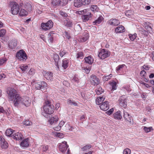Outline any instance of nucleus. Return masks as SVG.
I'll return each instance as SVG.
<instances>
[{
	"label": "nucleus",
	"mask_w": 154,
	"mask_h": 154,
	"mask_svg": "<svg viewBox=\"0 0 154 154\" xmlns=\"http://www.w3.org/2000/svg\"><path fill=\"white\" fill-rule=\"evenodd\" d=\"M72 82H75L78 83L79 82V79L77 77L75 76L72 79Z\"/></svg>",
	"instance_id": "obj_60"
},
{
	"label": "nucleus",
	"mask_w": 154,
	"mask_h": 154,
	"mask_svg": "<svg viewBox=\"0 0 154 154\" xmlns=\"http://www.w3.org/2000/svg\"><path fill=\"white\" fill-rule=\"evenodd\" d=\"M74 29L75 32H76L78 34L82 30V28L79 24L76 25L74 27Z\"/></svg>",
	"instance_id": "obj_39"
},
{
	"label": "nucleus",
	"mask_w": 154,
	"mask_h": 154,
	"mask_svg": "<svg viewBox=\"0 0 154 154\" xmlns=\"http://www.w3.org/2000/svg\"><path fill=\"white\" fill-rule=\"evenodd\" d=\"M35 86L37 89H42L44 88L47 89V84L44 82H39L35 84Z\"/></svg>",
	"instance_id": "obj_9"
},
{
	"label": "nucleus",
	"mask_w": 154,
	"mask_h": 154,
	"mask_svg": "<svg viewBox=\"0 0 154 154\" xmlns=\"http://www.w3.org/2000/svg\"><path fill=\"white\" fill-rule=\"evenodd\" d=\"M1 39L2 40V42L4 41L5 42H7L8 40V37H3V36H2V37H1Z\"/></svg>",
	"instance_id": "obj_62"
},
{
	"label": "nucleus",
	"mask_w": 154,
	"mask_h": 154,
	"mask_svg": "<svg viewBox=\"0 0 154 154\" xmlns=\"http://www.w3.org/2000/svg\"><path fill=\"white\" fill-rule=\"evenodd\" d=\"M137 34L135 33L134 34H130L129 35L130 39L132 41H133L136 38Z\"/></svg>",
	"instance_id": "obj_46"
},
{
	"label": "nucleus",
	"mask_w": 154,
	"mask_h": 154,
	"mask_svg": "<svg viewBox=\"0 0 154 154\" xmlns=\"http://www.w3.org/2000/svg\"><path fill=\"white\" fill-rule=\"evenodd\" d=\"M41 27L42 29L45 31L47 30L48 27V21L46 23H42L41 24Z\"/></svg>",
	"instance_id": "obj_37"
},
{
	"label": "nucleus",
	"mask_w": 154,
	"mask_h": 154,
	"mask_svg": "<svg viewBox=\"0 0 154 154\" xmlns=\"http://www.w3.org/2000/svg\"><path fill=\"white\" fill-rule=\"evenodd\" d=\"M104 91V90L101 87L97 88L96 90V93L98 95L102 94Z\"/></svg>",
	"instance_id": "obj_43"
},
{
	"label": "nucleus",
	"mask_w": 154,
	"mask_h": 154,
	"mask_svg": "<svg viewBox=\"0 0 154 154\" xmlns=\"http://www.w3.org/2000/svg\"><path fill=\"white\" fill-rule=\"evenodd\" d=\"M53 26V23L51 20H49V29L51 28Z\"/></svg>",
	"instance_id": "obj_58"
},
{
	"label": "nucleus",
	"mask_w": 154,
	"mask_h": 154,
	"mask_svg": "<svg viewBox=\"0 0 154 154\" xmlns=\"http://www.w3.org/2000/svg\"><path fill=\"white\" fill-rule=\"evenodd\" d=\"M49 114H52L54 112V106L53 105L54 103L52 99H49Z\"/></svg>",
	"instance_id": "obj_13"
},
{
	"label": "nucleus",
	"mask_w": 154,
	"mask_h": 154,
	"mask_svg": "<svg viewBox=\"0 0 154 154\" xmlns=\"http://www.w3.org/2000/svg\"><path fill=\"white\" fill-rule=\"evenodd\" d=\"M85 60L86 63L89 64H91L93 62V59L91 56H88L85 58Z\"/></svg>",
	"instance_id": "obj_30"
},
{
	"label": "nucleus",
	"mask_w": 154,
	"mask_h": 154,
	"mask_svg": "<svg viewBox=\"0 0 154 154\" xmlns=\"http://www.w3.org/2000/svg\"><path fill=\"white\" fill-rule=\"evenodd\" d=\"M110 55V52L108 51L103 49L100 50L98 54V56L101 59H104L108 57Z\"/></svg>",
	"instance_id": "obj_4"
},
{
	"label": "nucleus",
	"mask_w": 154,
	"mask_h": 154,
	"mask_svg": "<svg viewBox=\"0 0 154 154\" xmlns=\"http://www.w3.org/2000/svg\"><path fill=\"white\" fill-rule=\"evenodd\" d=\"M53 73L51 72L49 73V80H50L51 81H52L53 79Z\"/></svg>",
	"instance_id": "obj_59"
},
{
	"label": "nucleus",
	"mask_w": 154,
	"mask_h": 154,
	"mask_svg": "<svg viewBox=\"0 0 154 154\" xmlns=\"http://www.w3.org/2000/svg\"><path fill=\"white\" fill-rule=\"evenodd\" d=\"M25 8L29 12H31L32 10V6L29 2H26L24 4Z\"/></svg>",
	"instance_id": "obj_25"
},
{
	"label": "nucleus",
	"mask_w": 154,
	"mask_h": 154,
	"mask_svg": "<svg viewBox=\"0 0 154 154\" xmlns=\"http://www.w3.org/2000/svg\"><path fill=\"white\" fill-rule=\"evenodd\" d=\"M57 34L54 32V31H51L49 33V39L50 41V42L52 43L53 42L54 39L56 37V35Z\"/></svg>",
	"instance_id": "obj_20"
},
{
	"label": "nucleus",
	"mask_w": 154,
	"mask_h": 154,
	"mask_svg": "<svg viewBox=\"0 0 154 154\" xmlns=\"http://www.w3.org/2000/svg\"><path fill=\"white\" fill-rule=\"evenodd\" d=\"M12 137L16 140H19L23 139V136L21 133L18 132L12 135Z\"/></svg>",
	"instance_id": "obj_14"
},
{
	"label": "nucleus",
	"mask_w": 154,
	"mask_h": 154,
	"mask_svg": "<svg viewBox=\"0 0 154 154\" xmlns=\"http://www.w3.org/2000/svg\"><path fill=\"white\" fill-rule=\"evenodd\" d=\"M23 124L24 125L26 126H30L32 125V123L28 119L26 120L24 122Z\"/></svg>",
	"instance_id": "obj_48"
},
{
	"label": "nucleus",
	"mask_w": 154,
	"mask_h": 154,
	"mask_svg": "<svg viewBox=\"0 0 154 154\" xmlns=\"http://www.w3.org/2000/svg\"><path fill=\"white\" fill-rule=\"evenodd\" d=\"M16 57L20 61H25L27 58V56L25 51L23 50H20L16 53Z\"/></svg>",
	"instance_id": "obj_3"
},
{
	"label": "nucleus",
	"mask_w": 154,
	"mask_h": 154,
	"mask_svg": "<svg viewBox=\"0 0 154 154\" xmlns=\"http://www.w3.org/2000/svg\"><path fill=\"white\" fill-rule=\"evenodd\" d=\"M8 45L9 48L13 49L16 47L17 45V41L16 39H12L9 42Z\"/></svg>",
	"instance_id": "obj_19"
},
{
	"label": "nucleus",
	"mask_w": 154,
	"mask_h": 154,
	"mask_svg": "<svg viewBox=\"0 0 154 154\" xmlns=\"http://www.w3.org/2000/svg\"><path fill=\"white\" fill-rule=\"evenodd\" d=\"M143 130L146 133H148L153 130L152 127H150L149 128H147L146 126H143Z\"/></svg>",
	"instance_id": "obj_41"
},
{
	"label": "nucleus",
	"mask_w": 154,
	"mask_h": 154,
	"mask_svg": "<svg viewBox=\"0 0 154 154\" xmlns=\"http://www.w3.org/2000/svg\"><path fill=\"white\" fill-rule=\"evenodd\" d=\"M131 150L129 148H126L125 149L123 152V154H130Z\"/></svg>",
	"instance_id": "obj_55"
},
{
	"label": "nucleus",
	"mask_w": 154,
	"mask_h": 154,
	"mask_svg": "<svg viewBox=\"0 0 154 154\" xmlns=\"http://www.w3.org/2000/svg\"><path fill=\"white\" fill-rule=\"evenodd\" d=\"M7 94H8V98L10 100H14V101L16 99L20 96L17 94L16 91L14 88L8 87L6 89Z\"/></svg>",
	"instance_id": "obj_2"
},
{
	"label": "nucleus",
	"mask_w": 154,
	"mask_h": 154,
	"mask_svg": "<svg viewBox=\"0 0 154 154\" xmlns=\"http://www.w3.org/2000/svg\"><path fill=\"white\" fill-rule=\"evenodd\" d=\"M14 131L11 128L7 129L5 132L6 135L9 137H12V134L13 133Z\"/></svg>",
	"instance_id": "obj_33"
},
{
	"label": "nucleus",
	"mask_w": 154,
	"mask_h": 154,
	"mask_svg": "<svg viewBox=\"0 0 154 154\" xmlns=\"http://www.w3.org/2000/svg\"><path fill=\"white\" fill-rule=\"evenodd\" d=\"M6 33L5 30L2 29L0 30V37L4 36Z\"/></svg>",
	"instance_id": "obj_53"
},
{
	"label": "nucleus",
	"mask_w": 154,
	"mask_h": 154,
	"mask_svg": "<svg viewBox=\"0 0 154 154\" xmlns=\"http://www.w3.org/2000/svg\"><path fill=\"white\" fill-rule=\"evenodd\" d=\"M91 17V16H88L86 15H82V21L84 22H86L89 20Z\"/></svg>",
	"instance_id": "obj_42"
},
{
	"label": "nucleus",
	"mask_w": 154,
	"mask_h": 154,
	"mask_svg": "<svg viewBox=\"0 0 154 154\" xmlns=\"http://www.w3.org/2000/svg\"><path fill=\"white\" fill-rule=\"evenodd\" d=\"M146 74V72L144 70H142L140 72V75L141 76L144 77Z\"/></svg>",
	"instance_id": "obj_63"
},
{
	"label": "nucleus",
	"mask_w": 154,
	"mask_h": 154,
	"mask_svg": "<svg viewBox=\"0 0 154 154\" xmlns=\"http://www.w3.org/2000/svg\"><path fill=\"white\" fill-rule=\"evenodd\" d=\"M103 18L102 16H100L94 21L93 22L94 25H97L99 24L103 20Z\"/></svg>",
	"instance_id": "obj_34"
},
{
	"label": "nucleus",
	"mask_w": 154,
	"mask_h": 154,
	"mask_svg": "<svg viewBox=\"0 0 154 154\" xmlns=\"http://www.w3.org/2000/svg\"><path fill=\"white\" fill-rule=\"evenodd\" d=\"M60 0H53L52 3L54 5H59Z\"/></svg>",
	"instance_id": "obj_50"
},
{
	"label": "nucleus",
	"mask_w": 154,
	"mask_h": 154,
	"mask_svg": "<svg viewBox=\"0 0 154 154\" xmlns=\"http://www.w3.org/2000/svg\"><path fill=\"white\" fill-rule=\"evenodd\" d=\"M112 74H110L109 75L104 76L103 77V80L105 81H107L112 77Z\"/></svg>",
	"instance_id": "obj_47"
},
{
	"label": "nucleus",
	"mask_w": 154,
	"mask_h": 154,
	"mask_svg": "<svg viewBox=\"0 0 154 154\" xmlns=\"http://www.w3.org/2000/svg\"><path fill=\"white\" fill-rule=\"evenodd\" d=\"M109 84L110 86V88L111 91H113L117 88L116 83L114 81L112 82H109Z\"/></svg>",
	"instance_id": "obj_31"
},
{
	"label": "nucleus",
	"mask_w": 154,
	"mask_h": 154,
	"mask_svg": "<svg viewBox=\"0 0 154 154\" xmlns=\"http://www.w3.org/2000/svg\"><path fill=\"white\" fill-rule=\"evenodd\" d=\"M91 147V146L90 145H88L85 146L84 147L82 148V149L83 151L87 150L90 149Z\"/></svg>",
	"instance_id": "obj_49"
},
{
	"label": "nucleus",
	"mask_w": 154,
	"mask_h": 154,
	"mask_svg": "<svg viewBox=\"0 0 154 154\" xmlns=\"http://www.w3.org/2000/svg\"><path fill=\"white\" fill-rule=\"evenodd\" d=\"M123 117L127 122L131 123V116L125 110L123 112Z\"/></svg>",
	"instance_id": "obj_15"
},
{
	"label": "nucleus",
	"mask_w": 154,
	"mask_h": 154,
	"mask_svg": "<svg viewBox=\"0 0 154 154\" xmlns=\"http://www.w3.org/2000/svg\"><path fill=\"white\" fill-rule=\"evenodd\" d=\"M63 24L67 27H71L72 25V23L68 19H66L63 21Z\"/></svg>",
	"instance_id": "obj_24"
},
{
	"label": "nucleus",
	"mask_w": 154,
	"mask_h": 154,
	"mask_svg": "<svg viewBox=\"0 0 154 154\" xmlns=\"http://www.w3.org/2000/svg\"><path fill=\"white\" fill-rule=\"evenodd\" d=\"M90 80L92 85L96 86L100 83V79L95 75H91Z\"/></svg>",
	"instance_id": "obj_8"
},
{
	"label": "nucleus",
	"mask_w": 154,
	"mask_h": 154,
	"mask_svg": "<svg viewBox=\"0 0 154 154\" xmlns=\"http://www.w3.org/2000/svg\"><path fill=\"white\" fill-rule=\"evenodd\" d=\"M43 111L42 112V115L46 118H48V100L47 99L45 102L43 107Z\"/></svg>",
	"instance_id": "obj_7"
},
{
	"label": "nucleus",
	"mask_w": 154,
	"mask_h": 154,
	"mask_svg": "<svg viewBox=\"0 0 154 154\" xmlns=\"http://www.w3.org/2000/svg\"><path fill=\"white\" fill-rule=\"evenodd\" d=\"M90 9L92 11L94 12L98 11L99 9L97 5H91Z\"/></svg>",
	"instance_id": "obj_40"
},
{
	"label": "nucleus",
	"mask_w": 154,
	"mask_h": 154,
	"mask_svg": "<svg viewBox=\"0 0 154 154\" xmlns=\"http://www.w3.org/2000/svg\"><path fill=\"white\" fill-rule=\"evenodd\" d=\"M66 52L65 51H62L61 50L60 53V55L61 57H62L63 56L66 54Z\"/></svg>",
	"instance_id": "obj_64"
},
{
	"label": "nucleus",
	"mask_w": 154,
	"mask_h": 154,
	"mask_svg": "<svg viewBox=\"0 0 154 154\" xmlns=\"http://www.w3.org/2000/svg\"><path fill=\"white\" fill-rule=\"evenodd\" d=\"M68 63V61L66 59H64L63 60L62 66L64 69H66L67 67Z\"/></svg>",
	"instance_id": "obj_38"
},
{
	"label": "nucleus",
	"mask_w": 154,
	"mask_h": 154,
	"mask_svg": "<svg viewBox=\"0 0 154 154\" xmlns=\"http://www.w3.org/2000/svg\"><path fill=\"white\" fill-rule=\"evenodd\" d=\"M124 66H125V65L124 64L119 65L116 68V70L117 71H119L121 69L123 68Z\"/></svg>",
	"instance_id": "obj_56"
},
{
	"label": "nucleus",
	"mask_w": 154,
	"mask_h": 154,
	"mask_svg": "<svg viewBox=\"0 0 154 154\" xmlns=\"http://www.w3.org/2000/svg\"><path fill=\"white\" fill-rule=\"evenodd\" d=\"M105 98L104 96L98 97L96 100L97 104L98 105H100L104 100Z\"/></svg>",
	"instance_id": "obj_32"
},
{
	"label": "nucleus",
	"mask_w": 154,
	"mask_h": 154,
	"mask_svg": "<svg viewBox=\"0 0 154 154\" xmlns=\"http://www.w3.org/2000/svg\"><path fill=\"white\" fill-rule=\"evenodd\" d=\"M28 12L25 9H21L19 12V15L21 16H26L28 14Z\"/></svg>",
	"instance_id": "obj_35"
},
{
	"label": "nucleus",
	"mask_w": 154,
	"mask_h": 154,
	"mask_svg": "<svg viewBox=\"0 0 154 154\" xmlns=\"http://www.w3.org/2000/svg\"><path fill=\"white\" fill-rule=\"evenodd\" d=\"M100 108L103 110L106 111L109 108V103L108 101H105L100 106Z\"/></svg>",
	"instance_id": "obj_16"
},
{
	"label": "nucleus",
	"mask_w": 154,
	"mask_h": 154,
	"mask_svg": "<svg viewBox=\"0 0 154 154\" xmlns=\"http://www.w3.org/2000/svg\"><path fill=\"white\" fill-rule=\"evenodd\" d=\"M20 68L22 71L24 73L27 71L28 68V66L27 65H22L20 67Z\"/></svg>",
	"instance_id": "obj_36"
},
{
	"label": "nucleus",
	"mask_w": 154,
	"mask_h": 154,
	"mask_svg": "<svg viewBox=\"0 0 154 154\" xmlns=\"http://www.w3.org/2000/svg\"><path fill=\"white\" fill-rule=\"evenodd\" d=\"M53 58L55 62V65L58 68H59L58 62L59 60V57L57 54H54L53 55Z\"/></svg>",
	"instance_id": "obj_23"
},
{
	"label": "nucleus",
	"mask_w": 154,
	"mask_h": 154,
	"mask_svg": "<svg viewBox=\"0 0 154 154\" xmlns=\"http://www.w3.org/2000/svg\"><path fill=\"white\" fill-rule=\"evenodd\" d=\"M115 31L116 33L123 32L125 31L124 27L122 25H120L116 28Z\"/></svg>",
	"instance_id": "obj_27"
},
{
	"label": "nucleus",
	"mask_w": 154,
	"mask_h": 154,
	"mask_svg": "<svg viewBox=\"0 0 154 154\" xmlns=\"http://www.w3.org/2000/svg\"><path fill=\"white\" fill-rule=\"evenodd\" d=\"M7 59L5 58L0 59V65H2L5 63L7 61Z\"/></svg>",
	"instance_id": "obj_57"
},
{
	"label": "nucleus",
	"mask_w": 154,
	"mask_h": 154,
	"mask_svg": "<svg viewBox=\"0 0 154 154\" xmlns=\"http://www.w3.org/2000/svg\"><path fill=\"white\" fill-rule=\"evenodd\" d=\"M12 7L11 9V12L14 15L17 14L19 11L20 8L19 5L16 2L11 3Z\"/></svg>",
	"instance_id": "obj_5"
},
{
	"label": "nucleus",
	"mask_w": 154,
	"mask_h": 154,
	"mask_svg": "<svg viewBox=\"0 0 154 154\" xmlns=\"http://www.w3.org/2000/svg\"><path fill=\"white\" fill-rule=\"evenodd\" d=\"M59 14L63 17H68L67 14L64 11H60L59 12Z\"/></svg>",
	"instance_id": "obj_44"
},
{
	"label": "nucleus",
	"mask_w": 154,
	"mask_h": 154,
	"mask_svg": "<svg viewBox=\"0 0 154 154\" xmlns=\"http://www.w3.org/2000/svg\"><path fill=\"white\" fill-rule=\"evenodd\" d=\"M64 35L68 39L71 38L70 34L66 31L64 32Z\"/></svg>",
	"instance_id": "obj_54"
},
{
	"label": "nucleus",
	"mask_w": 154,
	"mask_h": 154,
	"mask_svg": "<svg viewBox=\"0 0 154 154\" xmlns=\"http://www.w3.org/2000/svg\"><path fill=\"white\" fill-rule=\"evenodd\" d=\"M113 116L115 119L117 120H120L122 117L120 111H117L113 114Z\"/></svg>",
	"instance_id": "obj_28"
},
{
	"label": "nucleus",
	"mask_w": 154,
	"mask_h": 154,
	"mask_svg": "<svg viewBox=\"0 0 154 154\" xmlns=\"http://www.w3.org/2000/svg\"><path fill=\"white\" fill-rule=\"evenodd\" d=\"M108 23L111 25L117 26L120 24L119 21L116 19H112L108 22Z\"/></svg>",
	"instance_id": "obj_17"
},
{
	"label": "nucleus",
	"mask_w": 154,
	"mask_h": 154,
	"mask_svg": "<svg viewBox=\"0 0 154 154\" xmlns=\"http://www.w3.org/2000/svg\"><path fill=\"white\" fill-rule=\"evenodd\" d=\"M74 128L73 127L70 126V125L67 123L65 126L63 127V129L66 131H72Z\"/></svg>",
	"instance_id": "obj_29"
},
{
	"label": "nucleus",
	"mask_w": 154,
	"mask_h": 154,
	"mask_svg": "<svg viewBox=\"0 0 154 154\" xmlns=\"http://www.w3.org/2000/svg\"><path fill=\"white\" fill-rule=\"evenodd\" d=\"M60 151L63 153H64L68 149L69 146L65 141L59 143L58 145Z\"/></svg>",
	"instance_id": "obj_6"
},
{
	"label": "nucleus",
	"mask_w": 154,
	"mask_h": 154,
	"mask_svg": "<svg viewBox=\"0 0 154 154\" xmlns=\"http://www.w3.org/2000/svg\"><path fill=\"white\" fill-rule=\"evenodd\" d=\"M55 135H56L57 136L60 137V138H63V134L60 133H57Z\"/></svg>",
	"instance_id": "obj_61"
},
{
	"label": "nucleus",
	"mask_w": 154,
	"mask_h": 154,
	"mask_svg": "<svg viewBox=\"0 0 154 154\" xmlns=\"http://www.w3.org/2000/svg\"><path fill=\"white\" fill-rule=\"evenodd\" d=\"M59 5L63 6L66 5L68 2L67 0H60Z\"/></svg>",
	"instance_id": "obj_45"
},
{
	"label": "nucleus",
	"mask_w": 154,
	"mask_h": 154,
	"mask_svg": "<svg viewBox=\"0 0 154 154\" xmlns=\"http://www.w3.org/2000/svg\"><path fill=\"white\" fill-rule=\"evenodd\" d=\"M88 34L85 32L83 33V36L79 39V41L80 42H84L88 39Z\"/></svg>",
	"instance_id": "obj_21"
},
{
	"label": "nucleus",
	"mask_w": 154,
	"mask_h": 154,
	"mask_svg": "<svg viewBox=\"0 0 154 154\" xmlns=\"http://www.w3.org/2000/svg\"><path fill=\"white\" fill-rule=\"evenodd\" d=\"M58 117L57 116L52 117L49 120V122L50 124L51 125V128H53V127L55 126L57 123Z\"/></svg>",
	"instance_id": "obj_11"
},
{
	"label": "nucleus",
	"mask_w": 154,
	"mask_h": 154,
	"mask_svg": "<svg viewBox=\"0 0 154 154\" xmlns=\"http://www.w3.org/2000/svg\"><path fill=\"white\" fill-rule=\"evenodd\" d=\"M65 124V122L63 121H61L60 122L59 124L58 125V126H55L54 127H53V128L56 131H59L61 128V127L63 128V125Z\"/></svg>",
	"instance_id": "obj_22"
},
{
	"label": "nucleus",
	"mask_w": 154,
	"mask_h": 154,
	"mask_svg": "<svg viewBox=\"0 0 154 154\" xmlns=\"http://www.w3.org/2000/svg\"><path fill=\"white\" fill-rule=\"evenodd\" d=\"M31 100L29 97L21 98L20 97L16 99L14 101V106H18L23 105L26 107L29 106L31 103Z\"/></svg>",
	"instance_id": "obj_1"
},
{
	"label": "nucleus",
	"mask_w": 154,
	"mask_h": 154,
	"mask_svg": "<svg viewBox=\"0 0 154 154\" xmlns=\"http://www.w3.org/2000/svg\"><path fill=\"white\" fill-rule=\"evenodd\" d=\"M0 145L2 149H6L8 147V143L2 136H0Z\"/></svg>",
	"instance_id": "obj_12"
},
{
	"label": "nucleus",
	"mask_w": 154,
	"mask_h": 154,
	"mask_svg": "<svg viewBox=\"0 0 154 154\" xmlns=\"http://www.w3.org/2000/svg\"><path fill=\"white\" fill-rule=\"evenodd\" d=\"M119 105L124 108H125L127 106V100L123 96L119 98Z\"/></svg>",
	"instance_id": "obj_10"
},
{
	"label": "nucleus",
	"mask_w": 154,
	"mask_h": 154,
	"mask_svg": "<svg viewBox=\"0 0 154 154\" xmlns=\"http://www.w3.org/2000/svg\"><path fill=\"white\" fill-rule=\"evenodd\" d=\"M83 54L82 52H79L77 54V58L80 59H82L83 58Z\"/></svg>",
	"instance_id": "obj_51"
},
{
	"label": "nucleus",
	"mask_w": 154,
	"mask_h": 154,
	"mask_svg": "<svg viewBox=\"0 0 154 154\" xmlns=\"http://www.w3.org/2000/svg\"><path fill=\"white\" fill-rule=\"evenodd\" d=\"M20 146L23 147H27L29 146V139L26 138L24 139L20 143Z\"/></svg>",
	"instance_id": "obj_18"
},
{
	"label": "nucleus",
	"mask_w": 154,
	"mask_h": 154,
	"mask_svg": "<svg viewBox=\"0 0 154 154\" xmlns=\"http://www.w3.org/2000/svg\"><path fill=\"white\" fill-rule=\"evenodd\" d=\"M83 5H86L89 4L91 2V0H82Z\"/></svg>",
	"instance_id": "obj_52"
},
{
	"label": "nucleus",
	"mask_w": 154,
	"mask_h": 154,
	"mask_svg": "<svg viewBox=\"0 0 154 154\" xmlns=\"http://www.w3.org/2000/svg\"><path fill=\"white\" fill-rule=\"evenodd\" d=\"M74 6L76 7L79 8L83 5L82 0H75L74 1Z\"/></svg>",
	"instance_id": "obj_26"
}]
</instances>
